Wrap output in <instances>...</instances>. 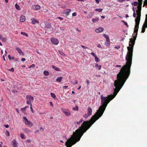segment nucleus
Here are the masks:
<instances>
[{
	"label": "nucleus",
	"instance_id": "nucleus-1",
	"mask_svg": "<svg viewBox=\"0 0 147 147\" xmlns=\"http://www.w3.org/2000/svg\"><path fill=\"white\" fill-rule=\"evenodd\" d=\"M115 96V95H109L107 97L104 96L102 95H101L102 105L89 121H84L80 128L77 129L75 132H74L73 136L69 139L65 143V145L67 146V147H71L80 140L83 134L102 115L108 104Z\"/></svg>",
	"mask_w": 147,
	"mask_h": 147
},
{
	"label": "nucleus",
	"instance_id": "nucleus-2",
	"mask_svg": "<svg viewBox=\"0 0 147 147\" xmlns=\"http://www.w3.org/2000/svg\"><path fill=\"white\" fill-rule=\"evenodd\" d=\"M140 16L139 15L137 16L135 19V25L134 30V36H133V38H131L130 39L129 47H127L128 52L125 58L126 62L117 75V80L114 82V85L115 88H122L130 75V68L132 64L133 47L138 34Z\"/></svg>",
	"mask_w": 147,
	"mask_h": 147
},
{
	"label": "nucleus",
	"instance_id": "nucleus-3",
	"mask_svg": "<svg viewBox=\"0 0 147 147\" xmlns=\"http://www.w3.org/2000/svg\"><path fill=\"white\" fill-rule=\"evenodd\" d=\"M138 1L139 4L137 7L138 9L136 11V13L137 16L139 15L140 16H141V11L142 3V0H138Z\"/></svg>",
	"mask_w": 147,
	"mask_h": 147
},
{
	"label": "nucleus",
	"instance_id": "nucleus-4",
	"mask_svg": "<svg viewBox=\"0 0 147 147\" xmlns=\"http://www.w3.org/2000/svg\"><path fill=\"white\" fill-rule=\"evenodd\" d=\"M23 118L24 121L25 125L29 126L30 127H31L33 125V124L32 123L29 121L25 117H23Z\"/></svg>",
	"mask_w": 147,
	"mask_h": 147
},
{
	"label": "nucleus",
	"instance_id": "nucleus-5",
	"mask_svg": "<svg viewBox=\"0 0 147 147\" xmlns=\"http://www.w3.org/2000/svg\"><path fill=\"white\" fill-rule=\"evenodd\" d=\"M26 98L27 99L26 103L27 104L29 105L32 104L31 101H33L34 100V98L30 95H28L26 96Z\"/></svg>",
	"mask_w": 147,
	"mask_h": 147
},
{
	"label": "nucleus",
	"instance_id": "nucleus-6",
	"mask_svg": "<svg viewBox=\"0 0 147 147\" xmlns=\"http://www.w3.org/2000/svg\"><path fill=\"white\" fill-rule=\"evenodd\" d=\"M61 110L66 116H68L71 115L70 112L69 110L65 109H61Z\"/></svg>",
	"mask_w": 147,
	"mask_h": 147
},
{
	"label": "nucleus",
	"instance_id": "nucleus-7",
	"mask_svg": "<svg viewBox=\"0 0 147 147\" xmlns=\"http://www.w3.org/2000/svg\"><path fill=\"white\" fill-rule=\"evenodd\" d=\"M50 41L52 44L55 45H57L59 43L58 40L54 38H51Z\"/></svg>",
	"mask_w": 147,
	"mask_h": 147
},
{
	"label": "nucleus",
	"instance_id": "nucleus-8",
	"mask_svg": "<svg viewBox=\"0 0 147 147\" xmlns=\"http://www.w3.org/2000/svg\"><path fill=\"white\" fill-rule=\"evenodd\" d=\"M15 49L20 55L23 56L24 55V53L22 51V50L20 48L18 47H16L15 48Z\"/></svg>",
	"mask_w": 147,
	"mask_h": 147
},
{
	"label": "nucleus",
	"instance_id": "nucleus-9",
	"mask_svg": "<svg viewBox=\"0 0 147 147\" xmlns=\"http://www.w3.org/2000/svg\"><path fill=\"white\" fill-rule=\"evenodd\" d=\"M32 8L34 10H38L40 9V7L38 5H34L32 6Z\"/></svg>",
	"mask_w": 147,
	"mask_h": 147
},
{
	"label": "nucleus",
	"instance_id": "nucleus-10",
	"mask_svg": "<svg viewBox=\"0 0 147 147\" xmlns=\"http://www.w3.org/2000/svg\"><path fill=\"white\" fill-rule=\"evenodd\" d=\"M11 143L13 147H18L17 145L16 142L15 140H13L11 142Z\"/></svg>",
	"mask_w": 147,
	"mask_h": 147
},
{
	"label": "nucleus",
	"instance_id": "nucleus-11",
	"mask_svg": "<svg viewBox=\"0 0 147 147\" xmlns=\"http://www.w3.org/2000/svg\"><path fill=\"white\" fill-rule=\"evenodd\" d=\"M71 11V9H66L64 11V13L65 14L66 16L69 15V12Z\"/></svg>",
	"mask_w": 147,
	"mask_h": 147
},
{
	"label": "nucleus",
	"instance_id": "nucleus-12",
	"mask_svg": "<svg viewBox=\"0 0 147 147\" xmlns=\"http://www.w3.org/2000/svg\"><path fill=\"white\" fill-rule=\"evenodd\" d=\"M103 30V28L102 27H100L98 29L95 30L96 32L98 33L102 32Z\"/></svg>",
	"mask_w": 147,
	"mask_h": 147
},
{
	"label": "nucleus",
	"instance_id": "nucleus-13",
	"mask_svg": "<svg viewBox=\"0 0 147 147\" xmlns=\"http://www.w3.org/2000/svg\"><path fill=\"white\" fill-rule=\"evenodd\" d=\"M110 44V39H107L105 43V45L107 47H109Z\"/></svg>",
	"mask_w": 147,
	"mask_h": 147
},
{
	"label": "nucleus",
	"instance_id": "nucleus-14",
	"mask_svg": "<svg viewBox=\"0 0 147 147\" xmlns=\"http://www.w3.org/2000/svg\"><path fill=\"white\" fill-rule=\"evenodd\" d=\"M92 109L90 107H88V108L87 113L90 115L92 114Z\"/></svg>",
	"mask_w": 147,
	"mask_h": 147
},
{
	"label": "nucleus",
	"instance_id": "nucleus-15",
	"mask_svg": "<svg viewBox=\"0 0 147 147\" xmlns=\"http://www.w3.org/2000/svg\"><path fill=\"white\" fill-rule=\"evenodd\" d=\"M25 17L23 15L22 16L20 19V21L22 22H24L25 21Z\"/></svg>",
	"mask_w": 147,
	"mask_h": 147
},
{
	"label": "nucleus",
	"instance_id": "nucleus-16",
	"mask_svg": "<svg viewBox=\"0 0 147 147\" xmlns=\"http://www.w3.org/2000/svg\"><path fill=\"white\" fill-rule=\"evenodd\" d=\"M32 20V23L33 24H35L36 23H38L39 22L38 21L36 20L34 18H33L31 19Z\"/></svg>",
	"mask_w": 147,
	"mask_h": 147
},
{
	"label": "nucleus",
	"instance_id": "nucleus-17",
	"mask_svg": "<svg viewBox=\"0 0 147 147\" xmlns=\"http://www.w3.org/2000/svg\"><path fill=\"white\" fill-rule=\"evenodd\" d=\"M94 13L90 12V13L88 14L87 16V18H91L92 16H93L94 15Z\"/></svg>",
	"mask_w": 147,
	"mask_h": 147
},
{
	"label": "nucleus",
	"instance_id": "nucleus-18",
	"mask_svg": "<svg viewBox=\"0 0 147 147\" xmlns=\"http://www.w3.org/2000/svg\"><path fill=\"white\" fill-rule=\"evenodd\" d=\"M99 20V18L96 17L95 19H93L92 20L93 23H94L97 22Z\"/></svg>",
	"mask_w": 147,
	"mask_h": 147
},
{
	"label": "nucleus",
	"instance_id": "nucleus-19",
	"mask_svg": "<svg viewBox=\"0 0 147 147\" xmlns=\"http://www.w3.org/2000/svg\"><path fill=\"white\" fill-rule=\"evenodd\" d=\"M146 26H145V24H143L142 28V30L141 31V32L142 33H144L145 31V30L146 29Z\"/></svg>",
	"mask_w": 147,
	"mask_h": 147
},
{
	"label": "nucleus",
	"instance_id": "nucleus-20",
	"mask_svg": "<svg viewBox=\"0 0 147 147\" xmlns=\"http://www.w3.org/2000/svg\"><path fill=\"white\" fill-rule=\"evenodd\" d=\"M62 79V77H60L57 78L56 79V80L58 82H61Z\"/></svg>",
	"mask_w": 147,
	"mask_h": 147
},
{
	"label": "nucleus",
	"instance_id": "nucleus-21",
	"mask_svg": "<svg viewBox=\"0 0 147 147\" xmlns=\"http://www.w3.org/2000/svg\"><path fill=\"white\" fill-rule=\"evenodd\" d=\"M51 67L53 69H55L57 71H59L60 70L58 67H57L55 66H54V65H52Z\"/></svg>",
	"mask_w": 147,
	"mask_h": 147
},
{
	"label": "nucleus",
	"instance_id": "nucleus-22",
	"mask_svg": "<svg viewBox=\"0 0 147 147\" xmlns=\"http://www.w3.org/2000/svg\"><path fill=\"white\" fill-rule=\"evenodd\" d=\"M95 66L96 67H98V70H100L102 67V66L101 65H98V64L96 63L95 64Z\"/></svg>",
	"mask_w": 147,
	"mask_h": 147
},
{
	"label": "nucleus",
	"instance_id": "nucleus-23",
	"mask_svg": "<svg viewBox=\"0 0 147 147\" xmlns=\"http://www.w3.org/2000/svg\"><path fill=\"white\" fill-rule=\"evenodd\" d=\"M16 8L18 10H20V6L19 5H18L17 3H16L15 5Z\"/></svg>",
	"mask_w": 147,
	"mask_h": 147
},
{
	"label": "nucleus",
	"instance_id": "nucleus-24",
	"mask_svg": "<svg viewBox=\"0 0 147 147\" xmlns=\"http://www.w3.org/2000/svg\"><path fill=\"white\" fill-rule=\"evenodd\" d=\"M20 136L22 139H25L26 138V137L25 136L24 134L23 133H21Z\"/></svg>",
	"mask_w": 147,
	"mask_h": 147
},
{
	"label": "nucleus",
	"instance_id": "nucleus-25",
	"mask_svg": "<svg viewBox=\"0 0 147 147\" xmlns=\"http://www.w3.org/2000/svg\"><path fill=\"white\" fill-rule=\"evenodd\" d=\"M84 121V120L82 118L80 119V121H78L76 122V123L78 125H79L80 123H82V122H83Z\"/></svg>",
	"mask_w": 147,
	"mask_h": 147
},
{
	"label": "nucleus",
	"instance_id": "nucleus-26",
	"mask_svg": "<svg viewBox=\"0 0 147 147\" xmlns=\"http://www.w3.org/2000/svg\"><path fill=\"white\" fill-rule=\"evenodd\" d=\"M21 34L22 35H24L25 36H26L27 37H28V34L27 33H25V32H21Z\"/></svg>",
	"mask_w": 147,
	"mask_h": 147
},
{
	"label": "nucleus",
	"instance_id": "nucleus-27",
	"mask_svg": "<svg viewBox=\"0 0 147 147\" xmlns=\"http://www.w3.org/2000/svg\"><path fill=\"white\" fill-rule=\"evenodd\" d=\"M95 60L96 62H98L99 61L100 59L98 58L96 56L95 57Z\"/></svg>",
	"mask_w": 147,
	"mask_h": 147
},
{
	"label": "nucleus",
	"instance_id": "nucleus-28",
	"mask_svg": "<svg viewBox=\"0 0 147 147\" xmlns=\"http://www.w3.org/2000/svg\"><path fill=\"white\" fill-rule=\"evenodd\" d=\"M103 36L106 39V40L110 39L108 36L105 34H103Z\"/></svg>",
	"mask_w": 147,
	"mask_h": 147
},
{
	"label": "nucleus",
	"instance_id": "nucleus-29",
	"mask_svg": "<svg viewBox=\"0 0 147 147\" xmlns=\"http://www.w3.org/2000/svg\"><path fill=\"white\" fill-rule=\"evenodd\" d=\"M58 52L62 56H65V54L62 51H59Z\"/></svg>",
	"mask_w": 147,
	"mask_h": 147
},
{
	"label": "nucleus",
	"instance_id": "nucleus-30",
	"mask_svg": "<svg viewBox=\"0 0 147 147\" xmlns=\"http://www.w3.org/2000/svg\"><path fill=\"white\" fill-rule=\"evenodd\" d=\"M28 107V106H27L23 108H21L20 109V110L23 111H24L26 110V108Z\"/></svg>",
	"mask_w": 147,
	"mask_h": 147
},
{
	"label": "nucleus",
	"instance_id": "nucleus-31",
	"mask_svg": "<svg viewBox=\"0 0 147 147\" xmlns=\"http://www.w3.org/2000/svg\"><path fill=\"white\" fill-rule=\"evenodd\" d=\"M44 74L46 76H47L49 75V73L48 71H45L44 72Z\"/></svg>",
	"mask_w": 147,
	"mask_h": 147
},
{
	"label": "nucleus",
	"instance_id": "nucleus-32",
	"mask_svg": "<svg viewBox=\"0 0 147 147\" xmlns=\"http://www.w3.org/2000/svg\"><path fill=\"white\" fill-rule=\"evenodd\" d=\"M51 97L53 98H55L56 97L55 95L53 93H51Z\"/></svg>",
	"mask_w": 147,
	"mask_h": 147
},
{
	"label": "nucleus",
	"instance_id": "nucleus-33",
	"mask_svg": "<svg viewBox=\"0 0 147 147\" xmlns=\"http://www.w3.org/2000/svg\"><path fill=\"white\" fill-rule=\"evenodd\" d=\"M102 10V9H95V11H98L99 12H101Z\"/></svg>",
	"mask_w": 147,
	"mask_h": 147
},
{
	"label": "nucleus",
	"instance_id": "nucleus-34",
	"mask_svg": "<svg viewBox=\"0 0 147 147\" xmlns=\"http://www.w3.org/2000/svg\"><path fill=\"white\" fill-rule=\"evenodd\" d=\"M8 57L9 60L13 59H14V57H11V55H8Z\"/></svg>",
	"mask_w": 147,
	"mask_h": 147
},
{
	"label": "nucleus",
	"instance_id": "nucleus-35",
	"mask_svg": "<svg viewBox=\"0 0 147 147\" xmlns=\"http://www.w3.org/2000/svg\"><path fill=\"white\" fill-rule=\"evenodd\" d=\"M30 130L28 129H26L24 130V132L25 133H28L30 132Z\"/></svg>",
	"mask_w": 147,
	"mask_h": 147
},
{
	"label": "nucleus",
	"instance_id": "nucleus-36",
	"mask_svg": "<svg viewBox=\"0 0 147 147\" xmlns=\"http://www.w3.org/2000/svg\"><path fill=\"white\" fill-rule=\"evenodd\" d=\"M90 115L88 114L87 113V114H85L84 116V117L86 118H87L89 116H90Z\"/></svg>",
	"mask_w": 147,
	"mask_h": 147
},
{
	"label": "nucleus",
	"instance_id": "nucleus-37",
	"mask_svg": "<svg viewBox=\"0 0 147 147\" xmlns=\"http://www.w3.org/2000/svg\"><path fill=\"white\" fill-rule=\"evenodd\" d=\"M121 22L123 23L125 25H126L128 27V25L127 24V23L125 22L123 20H122L121 21Z\"/></svg>",
	"mask_w": 147,
	"mask_h": 147
},
{
	"label": "nucleus",
	"instance_id": "nucleus-38",
	"mask_svg": "<svg viewBox=\"0 0 147 147\" xmlns=\"http://www.w3.org/2000/svg\"><path fill=\"white\" fill-rule=\"evenodd\" d=\"M133 10L134 11V12L133 14V16L134 18H136V13L135 11V10L134 9H133Z\"/></svg>",
	"mask_w": 147,
	"mask_h": 147
},
{
	"label": "nucleus",
	"instance_id": "nucleus-39",
	"mask_svg": "<svg viewBox=\"0 0 147 147\" xmlns=\"http://www.w3.org/2000/svg\"><path fill=\"white\" fill-rule=\"evenodd\" d=\"M134 6H136L138 5V3L137 1H135L134 2Z\"/></svg>",
	"mask_w": 147,
	"mask_h": 147
},
{
	"label": "nucleus",
	"instance_id": "nucleus-40",
	"mask_svg": "<svg viewBox=\"0 0 147 147\" xmlns=\"http://www.w3.org/2000/svg\"><path fill=\"white\" fill-rule=\"evenodd\" d=\"M2 41L3 42H5L6 41V38H3L1 39Z\"/></svg>",
	"mask_w": 147,
	"mask_h": 147
},
{
	"label": "nucleus",
	"instance_id": "nucleus-41",
	"mask_svg": "<svg viewBox=\"0 0 147 147\" xmlns=\"http://www.w3.org/2000/svg\"><path fill=\"white\" fill-rule=\"evenodd\" d=\"M114 48L115 49H119L120 48V47L119 45H118L117 46L115 47Z\"/></svg>",
	"mask_w": 147,
	"mask_h": 147
},
{
	"label": "nucleus",
	"instance_id": "nucleus-42",
	"mask_svg": "<svg viewBox=\"0 0 147 147\" xmlns=\"http://www.w3.org/2000/svg\"><path fill=\"white\" fill-rule=\"evenodd\" d=\"M143 24H145V26H147V20H145L144 23Z\"/></svg>",
	"mask_w": 147,
	"mask_h": 147
},
{
	"label": "nucleus",
	"instance_id": "nucleus-43",
	"mask_svg": "<svg viewBox=\"0 0 147 147\" xmlns=\"http://www.w3.org/2000/svg\"><path fill=\"white\" fill-rule=\"evenodd\" d=\"M30 109L31 110V111H32L33 112V109H32V104H30Z\"/></svg>",
	"mask_w": 147,
	"mask_h": 147
},
{
	"label": "nucleus",
	"instance_id": "nucleus-44",
	"mask_svg": "<svg viewBox=\"0 0 147 147\" xmlns=\"http://www.w3.org/2000/svg\"><path fill=\"white\" fill-rule=\"evenodd\" d=\"M91 54L94 57V58L96 56V55L94 53H91Z\"/></svg>",
	"mask_w": 147,
	"mask_h": 147
},
{
	"label": "nucleus",
	"instance_id": "nucleus-45",
	"mask_svg": "<svg viewBox=\"0 0 147 147\" xmlns=\"http://www.w3.org/2000/svg\"><path fill=\"white\" fill-rule=\"evenodd\" d=\"M73 109L76 111H78V106H76V108L74 109V108H73Z\"/></svg>",
	"mask_w": 147,
	"mask_h": 147
},
{
	"label": "nucleus",
	"instance_id": "nucleus-46",
	"mask_svg": "<svg viewBox=\"0 0 147 147\" xmlns=\"http://www.w3.org/2000/svg\"><path fill=\"white\" fill-rule=\"evenodd\" d=\"M31 140L30 139H28L26 141V142L29 143H30L31 142Z\"/></svg>",
	"mask_w": 147,
	"mask_h": 147
},
{
	"label": "nucleus",
	"instance_id": "nucleus-47",
	"mask_svg": "<svg viewBox=\"0 0 147 147\" xmlns=\"http://www.w3.org/2000/svg\"><path fill=\"white\" fill-rule=\"evenodd\" d=\"M35 66V65L34 64H32L31 65H30L29 68H31V67H34Z\"/></svg>",
	"mask_w": 147,
	"mask_h": 147
},
{
	"label": "nucleus",
	"instance_id": "nucleus-48",
	"mask_svg": "<svg viewBox=\"0 0 147 147\" xmlns=\"http://www.w3.org/2000/svg\"><path fill=\"white\" fill-rule=\"evenodd\" d=\"M72 16H76V12H74L72 13Z\"/></svg>",
	"mask_w": 147,
	"mask_h": 147
},
{
	"label": "nucleus",
	"instance_id": "nucleus-49",
	"mask_svg": "<svg viewBox=\"0 0 147 147\" xmlns=\"http://www.w3.org/2000/svg\"><path fill=\"white\" fill-rule=\"evenodd\" d=\"M9 70L13 72L14 71V69L13 68H12L11 69H9Z\"/></svg>",
	"mask_w": 147,
	"mask_h": 147
},
{
	"label": "nucleus",
	"instance_id": "nucleus-50",
	"mask_svg": "<svg viewBox=\"0 0 147 147\" xmlns=\"http://www.w3.org/2000/svg\"><path fill=\"white\" fill-rule=\"evenodd\" d=\"M6 132L7 133H6L7 136H9V133L7 131H6Z\"/></svg>",
	"mask_w": 147,
	"mask_h": 147
},
{
	"label": "nucleus",
	"instance_id": "nucleus-51",
	"mask_svg": "<svg viewBox=\"0 0 147 147\" xmlns=\"http://www.w3.org/2000/svg\"><path fill=\"white\" fill-rule=\"evenodd\" d=\"M81 46L84 49H86L87 48V47L86 46L83 45H81Z\"/></svg>",
	"mask_w": 147,
	"mask_h": 147
},
{
	"label": "nucleus",
	"instance_id": "nucleus-52",
	"mask_svg": "<svg viewBox=\"0 0 147 147\" xmlns=\"http://www.w3.org/2000/svg\"><path fill=\"white\" fill-rule=\"evenodd\" d=\"M86 84H90V82L88 80H86Z\"/></svg>",
	"mask_w": 147,
	"mask_h": 147
},
{
	"label": "nucleus",
	"instance_id": "nucleus-53",
	"mask_svg": "<svg viewBox=\"0 0 147 147\" xmlns=\"http://www.w3.org/2000/svg\"><path fill=\"white\" fill-rule=\"evenodd\" d=\"M26 60V59L25 58H22L21 59V61L22 62H23Z\"/></svg>",
	"mask_w": 147,
	"mask_h": 147
},
{
	"label": "nucleus",
	"instance_id": "nucleus-54",
	"mask_svg": "<svg viewBox=\"0 0 147 147\" xmlns=\"http://www.w3.org/2000/svg\"><path fill=\"white\" fill-rule=\"evenodd\" d=\"M68 87V86H64L63 87V88H64L65 89H66V88H67Z\"/></svg>",
	"mask_w": 147,
	"mask_h": 147
},
{
	"label": "nucleus",
	"instance_id": "nucleus-55",
	"mask_svg": "<svg viewBox=\"0 0 147 147\" xmlns=\"http://www.w3.org/2000/svg\"><path fill=\"white\" fill-rule=\"evenodd\" d=\"M78 84V82H77V80H75V83H73V84L74 85H76V84Z\"/></svg>",
	"mask_w": 147,
	"mask_h": 147
},
{
	"label": "nucleus",
	"instance_id": "nucleus-56",
	"mask_svg": "<svg viewBox=\"0 0 147 147\" xmlns=\"http://www.w3.org/2000/svg\"><path fill=\"white\" fill-rule=\"evenodd\" d=\"M6 56V54H5L3 55V57L4 61H5V57Z\"/></svg>",
	"mask_w": 147,
	"mask_h": 147
},
{
	"label": "nucleus",
	"instance_id": "nucleus-57",
	"mask_svg": "<svg viewBox=\"0 0 147 147\" xmlns=\"http://www.w3.org/2000/svg\"><path fill=\"white\" fill-rule=\"evenodd\" d=\"M39 132V131L38 130H36L35 132L34 133L35 134H37Z\"/></svg>",
	"mask_w": 147,
	"mask_h": 147
},
{
	"label": "nucleus",
	"instance_id": "nucleus-58",
	"mask_svg": "<svg viewBox=\"0 0 147 147\" xmlns=\"http://www.w3.org/2000/svg\"><path fill=\"white\" fill-rule=\"evenodd\" d=\"M49 103H50V105L52 106V107H53V104H52V103L51 102H49Z\"/></svg>",
	"mask_w": 147,
	"mask_h": 147
},
{
	"label": "nucleus",
	"instance_id": "nucleus-59",
	"mask_svg": "<svg viewBox=\"0 0 147 147\" xmlns=\"http://www.w3.org/2000/svg\"><path fill=\"white\" fill-rule=\"evenodd\" d=\"M100 1V0H95V1L98 4L99 3V1Z\"/></svg>",
	"mask_w": 147,
	"mask_h": 147
},
{
	"label": "nucleus",
	"instance_id": "nucleus-60",
	"mask_svg": "<svg viewBox=\"0 0 147 147\" xmlns=\"http://www.w3.org/2000/svg\"><path fill=\"white\" fill-rule=\"evenodd\" d=\"M121 65H116V66H115V67H121Z\"/></svg>",
	"mask_w": 147,
	"mask_h": 147
},
{
	"label": "nucleus",
	"instance_id": "nucleus-61",
	"mask_svg": "<svg viewBox=\"0 0 147 147\" xmlns=\"http://www.w3.org/2000/svg\"><path fill=\"white\" fill-rule=\"evenodd\" d=\"M124 0H118V1L120 2H122L124 1Z\"/></svg>",
	"mask_w": 147,
	"mask_h": 147
},
{
	"label": "nucleus",
	"instance_id": "nucleus-62",
	"mask_svg": "<svg viewBox=\"0 0 147 147\" xmlns=\"http://www.w3.org/2000/svg\"><path fill=\"white\" fill-rule=\"evenodd\" d=\"M5 127L6 128H7L9 127V125L8 124L6 125H5Z\"/></svg>",
	"mask_w": 147,
	"mask_h": 147
},
{
	"label": "nucleus",
	"instance_id": "nucleus-63",
	"mask_svg": "<svg viewBox=\"0 0 147 147\" xmlns=\"http://www.w3.org/2000/svg\"><path fill=\"white\" fill-rule=\"evenodd\" d=\"M3 38V36L2 35H0V39L1 40Z\"/></svg>",
	"mask_w": 147,
	"mask_h": 147
},
{
	"label": "nucleus",
	"instance_id": "nucleus-64",
	"mask_svg": "<svg viewBox=\"0 0 147 147\" xmlns=\"http://www.w3.org/2000/svg\"><path fill=\"white\" fill-rule=\"evenodd\" d=\"M98 47L99 48H101V46L100 44H98Z\"/></svg>",
	"mask_w": 147,
	"mask_h": 147
}]
</instances>
